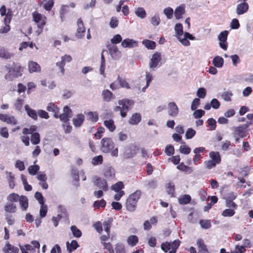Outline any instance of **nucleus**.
Listing matches in <instances>:
<instances>
[{
	"mask_svg": "<svg viewBox=\"0 0 253 253\" xmlns=\"http://www.w3.org/2000/svg\"><path fill=\"white\" fill-rule=\"evenodd\" d=\"M119 106L115 108V111H120L121 116L125 118L126 113L130 108L133 105L134 101L131 99H124L118 101Z\"/></svg>",
	"mask_w": 253,
	"mask_h": 253,
	"instance_id": "1",
	"label": "nucleus"
},
{
	"mask_svg": "<svg viewBox=\"0 0 253 253\" xmlns=\"http://www.w3.org/2000/svg\"><path fill=\"white\" fill-rule=\"evenodd\" d=\"M32 15L34 21L37 24L38 27L40 29V30L37 31V33L39 35L42 31L43 28L45 24L46 17L37 12H33Z\"/></svg>",
	"mask_w": 253,
	"mask_h": 253,
	"instance_id": "2",
	"label": "nucleus"
},
{
	"mask_svg": "<svg viewBox=\"0 0 253 253\" xmlns=\"http://www.w3.org/2000/svg\"><path fill=\"white\" fill-rule=\"evenodd\" d=\"M101 150L104 153H109L114 147V143L109 138H104L101 142Z\"/></svg>",
	"mask_w": 253,
	"mask_h": 253,
	"instance_id": "3",
	"label": "nucleus"
},
{
	"mask_svg": "<svg viewBox=\"0 0 253 253\" xmlns=\"http://www.w3.org/2000/svg\"><path fill=\"white\" fill-rule=\"evenodd\" d=\"M92 181L94 185L98 188L102 189L104 191L108 190L109 187L106 179L95 176L93 177Z\"/></svg>",
	"mask_w": 253,
	"mask_h": 253,
	"instance_id": "4",
	"label": "nucleus"
},
{
	"mask_svg": "<svg viewBox=\"0 0 253 253\" xmlns=\"http://www.w3.org/2000/svg\"><path fill=\"white\" fill-rule=\"evenodd\" d=\"M109 51V53L114 59H118L121 56V52L119 50L118 47L113 44H108L107 46Z\"/></svg>",
	"mask_w": 253,
	"mask_h": 253,
	"instance_id": "5",
	"label": "nucleus"
},
{
	"mask_svg": "<svg viewBox=\"0 0 253 253\" xmlns=\"http://www.w3.org/2000/svg\"><path fill=\"white\" fill-rule=\"evenodd\" d=\"M161 60V54L159 52H155L153 54L151 58L149 65V68L152 70H154L155 68L158 65L159 62Z\"/></svg>",
	"mask_w": 253,
	"mask_h": 253,
	"instance_id": "6",
	"label": "nucleus"
},
{
	"mask_svg": "<svg viewBox=\"0 0 253 253\" xmlns=\"http://www.w3.org/2000/svg\"><path fill=\"white\" fill-rule=\"evenodd\" d=\"M0 120L8 125L13 126L16 125L17 124V121L15 117L8 114H0Z\"/></svg>",
	"mask_w": 253,
	"mask_h": 253,
	"instance_id": "7",
	"label": "nucleus"
},
{
	"mask_svg": "<svg viewBox=\"0 0 253 253\" xmlns=\"http://www.w3.org/2000/svg\"><path fill=\"white\" fill-rule=\"evenodd\" d=\"M104 176L108 180L113 179L115 177L114 169L110 166H106L103 170Z\"/></svg>",
	"mask_w": 253,
	"mask_h": 253,
	"instance_id": "8",
	"label": "nucleus"
},
{
	"mask_svg": "<svg viewBox=\"0 0 253 253\" xmlns=\"http://www.w3.org/2000/svg\"><path fill=\"white\" fill-rule=\"evenodd\" d=\"M179 112L178 107L174 102H169L168 104V115L173 118L177 116Z\"/></svg>",
	"mask_w": 253,
	"mask_h": 253,
	"instance_id": "9",
	"label": "nucleus"
},
{
	"mask_svg": "<svg viewBox=\"0 0 253 253\" xmlns=\"http://www.w3.org/2000/svg\"><path fill=\"white\" fill-rule=\"evenodd\" d=\"M78 28L76 33V36L79 39H81L84 36L85 28L84 27L83 20L79 18L77 21Z\"/></svg>",
	"mask_w": 253,
	"mask_h": 253,
	"instance_id": "10",
	"label": "nucleus"
},
{
	"mask_svg": "<svg viewBox=\"0 0 253 253\" xmlns=\"http://www.w3.org/2000/svg\"><path fill=\"white\" fill-rule=\"evenodd\" d=\"M232 129L233 130L232 134L240 136L241 138L245 137L249 133V130H245L241 125L233 127Z\"/></svg>",
	"mask_w": 253,
	"mask_h": 253,
	"instance_id": "11",
	"label": "nucleus"
},
{
	"mask_svg": "<svg viewBox=\"0 0 253 253\" xmlns=\"http://www.w3.org/2000/svg\"><path fill=\"white\" fill-rule=\"evenodd\" d=\"M138 45V42L129 38L124 40L121 42V46L124 48H133Z\"/></svg>",
	"mask_w": 253,
	"mask_h": 253,
	"instance_id": "12",
	"label": "nucleus"
},
{
	"mask_svg": "<svg viewBox=\"0 0 253 253\" xmlns=\"http://www.w3.org/2000/svg\"><path fill=\"white\" fill-rule=\"evenodd\" d=\"M249 9V4L246 2L242 1L237 5L236 8V13L239 15H242L246 13Z\"/></svg>",
	"mask_w": 253,
	"mask_h": 253,
	"instance_id": "13",
	"label": "nucleus"
},
{
	"mask_svg": "<svg viewBox=\"0 0 253 253\" xmlns=\"http://www.w3.org/2000/svg\"><path fill=\"white\" fill-rule=\"evenodd\" d=\"M183 36L181 37L179 39V41L184 46H189L190 44V42L187 40H194L195 38L191 34L188 32H185Z\"/></svg>",
	"mask_w": 253,
	"mask_h": 253,
	"instance_id": "14",
	"label": "nucleus"
},
{
	"mask_svg": "<svg viewBox=\"0 0 253 253\" xmlns=\"http://www.w3.org/2000/svg\"><path fill=\"white\" fill-rule=\"evenodd\" d=\"M12 78H18L22 76L23 69L18 64H14L12 68Z\"/></svg>",
	"mask_w": 253,
	"mask_h": 253,
	"instance_id": "15",
	"label": "nucleus"
},
{
	"mask_svg": "<svg viewBox=\"0 0 253 253\" xmlns=\"http://www.w3.org/2000/svg\"><path fill=\"white\" fill-rule=\"evenodd\" d=\"M4 253H18L19 249L7 242L2 249Z\"/></svg>",
	"mask_w": 253,
	"mask_h": 253,
	"instance_id": "16",
	"label": "nucleus"
},
{
	"mask_svg": "<svg viewBox=\"0 0 253 253\" xmlns=\"http://www.w3.org/2000/svg\"><path fill=\"white\" fill-rule=\"evenodd\" d=\"M197 246L200 253H211L208 250L207 246L205 244L202 239H198L197 241Z\"/></svg>",
	"mask_w": 253,
	"mask_h": 253,
	"instance_id": "17",
	"label": "nucleus"
},
{
	"mask_svg": "<svg viewBox=\"0 0 253 253\" xmlns=\"http://www.w3.org/2000/svg\"><path fill=\"white\" fill-rule=\"evenodd\" d=\"M46 110L50 112H52L54 114V117L56 118L58 117V114L59 112V108L55 105L53 103H49L47 104Z\"/></svg>",
	"mask_w": 253,
	"mask_h": 253,
	"instance_id": "18",
	"label": "nucleus"
},
{
	"mask_svg": "<svg viewBox=\"0 0 253 253\" xmlns=\"http://www.w3.org/2000/svg\"><path fill=\"white\" fill-rule=\"evenodd\" d=\"M185 5L182 4L176 8L174 11V16L176 19L182 18V15L185 13Z\"/></svg>",
	"mask_w": 253,
	"mask_h": 253,
	"instance_id": "19",
	"label": "nucleus"
},
{
	"mask_svg": "<svg viewBox=\"0 0 253 253\" xmlns=\"http://www.w3.org/2000/svg\"><path fill=\"white\" fill-rule=\"evenodd\" d=\"M141 120V116L140 114L135 113L132 114L130 118L128 123L132 125H137Z\"/></svg>",
	"mask_w": 253,
	"mask_h": 253,
	"instance_id": "20",
	"label": "nucleus"
},
{
	"mask_svg": "<svg viewBox=\"0 0 253 253\" xmlns=\"http://www.w3.org/2000/svg\"><path fill=\"white\" fill-rule=\"evenodd\" d=\"M84 120V115L82 114H79L73 119V124L75 127H79L83 124Z\"/></svg>",
	"mask_w": 253,
	"mask_h": 253,
	"instance_id": "21",
	"label": "nucleus"
},
{
	"mask_svg": "<svg viewBox=\"0 0 253 253\" xmlns=\"http://www.w3.org/2000/svg\"><path fill=\"white\" fill-rule=\"evenodd\" d=\"M20 207L23 211H26L28 208V199L25 196H21L19 200Z\"/></svg>",
	"mask_w": 253,
	"mask_h": 253,
	"instance_id": "22",
	"label": "nucleus"
},
{
	"mask_svg": "<svg viewBox=\"0 0 253 253\" xmlns=\"http://www.w3.org/2000/svg\"><path fill=\"white\" fill-rule=\"evenodd\" d=\"M25 110L29 117L32 118L34 120H37V113L35 110L31 108L28 105H26L25 106Z\"/></svg>",
	"mask_w": 253,
	"mask_h": 253,
	"instance_id": "23",
	"label": "nucleus"
},
{
	"mask_svg": "<svg viewBox=\"0 0 253 253\" xmlns=\"http://www.w3.org/2000/svg\"><path fill=\"white\" fill-rule=\"evenodd\" d=\"M28 69L30 73L39 72L41 70L40 65L35 62L30 61L28 64Z\"/></svg>",
	"mask_w": 253,
	"mask_h": 253,
	"instance_id": "24",
	"label": "nucleus"
},
{
	"mask_svg": "<svg viewBox=\"0 0 253 253\" xmlns=\"http://www.w3.org/2000/svg\"><path fill=\"white\" fill-rule=\"evenodd\" d=\"M175 36L179 40L183 36V26L181 23H176L174 27Z\"/></svg>",
	"mask_w": 253,
	"mask_h": 253,
	"instance_id": "25",
	"label": "nucleus"
},
{
	"mask_svg": "<svg viewBox=\"0 0 253 253\" xmlns=\"http://www.w3.org/2000/svg\"><path fill=\"white\" fill-rule=\"evenodd\" d=\"M135 15L141 19H144L146 17L147 14L144 8L141 7L135 8L134 9Z\"/></svg>",
	"mask_w": 253,
	"mask_h": 253,
	"instance_id": "26",
	"label": "nucleus"
},
{
	"mask_svg": "<svg viewBox=\"0 0 253 253\" xmlns=\"http://www.w3.org/2000/svg\"><path fill=\"white\" fill-rule=\"evenodd\" d=\"M209 156L211 161H213L215 164H218L220 163L221 158L218 152L211 151L209 154Z\"/></svg>",
	"mask_w": 253,
	"mask_h": 253,
	"instance_id": "27",
	"label": "nucleus"
},
{
	"mask_svg": "<svg viewBox=\"0 0 253 253\" xmlns=\"http://www.w3.org/2000/svg\"><path fill=\"white\" fill-rule=\"evenodd\" d=\"M233 96L232 91L227 90L222 92L221 95L222 98L226 102H230L232 100L231 98Z\"/></svg>",
	"mask_w": 253,
	"mask_h": 253,
	"instance_id": "28",
	"label": "nucleus"
},
{
	"mask_svg": "<svg viewBox=\"0 0 253 253\" xmlns=\"http://www.w3.org/2000/svg\"><path fill=\"white\" fill-rule=\"evenodd\" d=\"M13 54L9 52L7 49L1 47L0 48V57L8 59L13 56Z\"/></svg>",
	"mask_w": 253,
	"mask_h": 253,
	"instance_id": "29",
	"label": "nucleus"
},
{
	"mask_svg": "<svg viewBox=\"0 0 253 253\" xmlns=\"http://www.w3.org/2000/svg\"><path fill=\"white\" fill-rule=\"evenodd\" d=\"M223 59L218 56H215L212 60V64L214 66L217 68H221L223 66Z\"/></svg>",
	"mask_w": 253,
	"mask_h": 253,
	"instance_id": "30",
	"label": "nucleus"
},
{
	"mask_svg": "<svg viewBox=\"0 0 253 253\" xmlns=\"http://www.w3.org/2000/svg\"><path fill=\"white\" fill-rule=\"evenodd\" d=\"M87 118L92 122H96L98 120V115L96 112H88L86 113Z\"/></svg>",
	"mask_w": 253,
	"mask_h": 253,
	"instance_id": "31",
	"label": "nucleus"
},
{
	"mask_svg": "<svg viewBox=\"0 0 253 253\" xmlns=\"http://www.w3.org/2000/svg\"><path fill=\"white\" fill-rule=\"evenodd\" d=\"M103 124L111 132H113L116 129L114 122L112 119L104 121Z\"/></svg>",
	"mask_w": 253,
	"mask_h": 253,
	"instance_id": "32",
	"label": "nucleus"
},
{
	"mask_svg": "<svg viewBox=\"0 0 253 253\" xmlns=\"http://www.w3.org/2000/svg\"><path fill=\"white\" fill-rule=\"evenodd\" d=\"M66 247L68 252L71 253L73 250L78 248L79 245L76 240H72L71 244H70L69 242L66 243Z\"/></svg>",
	"mask_w": 253,
	"mask_h": 253,
	"instance_id": "33",
	"label": "nucleus"
},
{
	"mask_svg": "<svg viewBox=\"0 0 253 253\" xmlns=\"http://www.w3.org/2000/svg\"><path fill=\"white\" fill-rule=\"evenodd\" d=\"M103 100L106 102H109L113 97V93L108 89L103 90L102 93Z\"/></svg>",
	"mask_w": 253,
	"mask_h": 253,
	"instance_id": "34",
	"label": "nucleus"
},
{
	"mask_svg": "<svg viewBox=\"0 0 253 253\" xmlns=\"http://www.w3.org/2000/svg\"><path fill=\"white\" fill-rule=\"evenodd\" d=\"M152 79H153L152 74H151L150 72H146V75H145V80H146V84L145 86H144L142 88V92H145L146 88H148V86H149L151 82Z\"/></svg>",
	"mask_w": 253,
	"mask_h": 253,
	"instance_id": "35",
	"label": "nucleus"
},
{
	"mask_svg": "<svg viewBox=\"0 0 253 253\" xmlns=\"http://www.w3.org/2000/svg\"><path fill=\"white\" fill-rule=\"evenodd\" d=\"M5 211L14 213L16 211V206L12 203H7L4 206Z\"/></svg>",
	"mask_w": 253,
	"mask_h": 253,
	"instance_id": "36",
	"label": "nucleus"
},
{
	"mask_svg": "<svg viewBox=\"0 0 253 253\" xmlns=\"http://www.w3.org/2000/svg\"><path fill=\"white\" fill-rule=\"evenodd\" d=\"M127 242L129 246H135L138 242V238L135 235H130L128 237Z\"/></svg>",
	"mask_w": 253,
	"mask_h": 253,
	"instance_id": "37",
	"label": "nucleus"
},
{
	"mask_svg": "<svg viewBox=\"0 0 253 253\" xmlns=\"http://www.w3.org/2000/svg\"><path fill=\"white\" fill-rule=\"evenodd\" d=\"M31 141L33 145L39 144L41 141L40 134L38 132L33 133L31 136Z\"/></svg>",
	"mask_w": 253,
	"mask_h": 253,
	"instance_id": "38",
	"label": "nucleus"
},
{
	"mask_svg": "<svg viewBox=\"0 0 253 253\" xmlns=\"http://www.w3.org/2000/svg\"><path fill=\"white\" fill-rule=\"evenodd\" d=\"M136 204L135 202L127 198L126 202V207L127 210L130 211H133L135 210Z\"/></svg>",
	"mask_w": 253,
	"mask_h": 253,
	"instance_id": "39",
	"label": "nucleus"
},
{
	"mask_svg": "<svg viewBox=\"0 0 253 253\" xmlns=\"http://www.w3.org/2000/svg\"><path fill=\"white\" fill-rule=\"evenodd\" d=\"M142 43L146 48L149 49H154L156 47L155 42L149 40H144Z\"/></svg>",
	"mask_w": 253,
	"mask_h": 253,
	"instance_id": "40",
	"label": "nucleus"
},
{
	"mask_svg": "<svg viewBox=\"0 0 253 253\" xmlns=\"http://www.w3.org/2000/svg\"><path fill=\"white\" fill-rule=\"evenodd\" d=\"M141 194V193L140 190H137L135 192H134L133 193H132L130 195H129L128 199H129L130 200H132L137 203L138 202V200L140 198Z\"/></svg>",
	"mask_w": 253,
	"mask_h": 253,
	"instance_id": "41",
	"label": "nucleus"
},
{
	"mask_svg": "<svg viewBox=\"0 0 253 253\" xmlns=\"http://www.w3.org/2000/svg\"><path fill=\"white\" fill-rule=\"evenodd\" d=\"M118 80L120 82V87L126 88V89H130L131 87L125 79L122 78L120 76L118 77Z\"/></svg>",
	"mask_w": 253,
	"mask_h": 253,
	"instance_id": "42",
	"label": "nucleus"
},
{
	"mask_svg": "<svg viewBox=\"0 0 253 253\" xmlns=\"http://www.w3.org/2000/svg\"><path fill=\"white\" fill-rule=\"evenodd\" d=\"M58 212L60 214L61 217L67 218L68 217V213L65 207L61 205L58 206Z\"/></svg>",
	"mask_w": 253,
	"mask_h": 253,
	"instance_id": "43",
	"label": "nucleus"
},
{
	"mask_svg": "<svg viewBox=\"0 0 253 253\" xmlns=\"http://www.w3.org/2000/svg\"><path fill=\"white\" fill-rule=\"evenodd\" d=\"M191 200V198L190 195H184L178 199V202L180 204L185 205L188 204Z\"/></svg>",
	"mask_w": 253,
	"mask_h": 253,
	"instance_id": "44",
	"label": "nucleus"
},
{
	"mask_svg": "<svg viewBox=\"0 0 253 253\" xmlns=\"http://www.w3.org/2000/svg\"><path fill=\"white\" fill-rule=\"evenodd\" d=\"M7 180L9 184V186L10 188L13 189L15 186L14 183V176L11 172H7Z\"/></svg>",
	"mask_w": 253,
	"mask_h": 253,
	"instance_id": "45",
	"label": "nucleus"
},
{
	"mask_svg": "<svg viewBox=\"0 0 253 253\" xmlns=\"http://www.w3.org/2000/svg\"><path fill=\"white\" fill-rule=\"evenodd\" d=\"M105 50H104L102 51L101 55V64L100 66V72L101 75H103L104 74L105 68V59L103 55L104 52Z\"/></svg>",
	"mask_w": 253,
	"mask_h": 253,
	"instance_id": "46",
	"label": "nucleus"
},
{
	"mask_svg": "<svg viewBox=\"0 0 253 253\" xmlns=\"http://www.w3.org/2000/svg\"><path fill=\"white\" fill-rule=\"evenodd\" d=\"M124 185L123 183L121 181H119V182L116 183V184L113 185L111 186V190H112L116 192H118L122 191L121 190L123 188H124Z\"/></svg>",
	"mask_w": 253,
	"mask_h": 253,
	"instance_id": "47",
	"label": "nucleus"
},
{
	"mask_svg": "<svg viewBox=\"0 0 253 253\" xmlns=\"http://www.w3.org/2000/svg\"><path fill=\"white\" fill-rule=\"evenodd\" d=\"M71 230L73 236L76 238H80L82 236V232L76 226L73 225L71 227Z\"/></svg>",
	"mask_w": 253,
	"mask_h": 253,
	"instance_id": "48",
	"label": "nucleus"
},
{
	"mask_svg": "<svg viewBox=\"0 0 253 253\" xmlns=\"http://www.w3.org/2000/svg\"><path fill=\"white\" fill-rule=\"evenodd\" d=\"M20 198V196L17 194L12 193L7 196V200L10 202L9 203H12L19 201Z\"/></svg>",
	"mask_w": 253,
	"mask_h": 253,
	"instance_id": "49",
	"label": "nucleus"
},
{
	"mask_svg": "<svg viewBox=\"0 0 253 253\" xmlns=\"http://www.w3.org/2000/svg\"><path fill=\"white\" fill-rule=\"evenodd\" d=\"M151 23L154 26H158L161 22L160 16L158 14H155L150 20Z\"/></svg>",
	"mask_w": 253,
	"mask_h": 253,
	"instance_id": "50",
	"label": "nucleus"
},
{
	"mask_svg": "<svg viewBox=\"0 0 253 253\" xmlns=\"http://www.w3.org/2000/svg\"><path fill=\"white\" fill-rule=\"evenodd\" d=\"M163 12L168 19H171L172 18L173 10L172 8L170 7L166 8L164 9Z\"/></svg>",
	"mask_w": 253,
	"mask_h": 253,
	"instance_id": "51",
	"label": "nucleus"
},
{
	"mask_svg": "<svg viewBox=\"0 0 253 253\" xmlns=\"http://www.w3.org/2000/svg\"><path fill=\"white\" fill-rule=\"evenodd\" d=\"M177 169L181 171L187 172L189 173H190L193 171V169H192L191 168L184 165L183 163L178 165L177 166Z\"/></svg>",
	"mask_w": 253,
	"mask_h": 253,
	"instance_id": "52",
	"label": "nucleus"
},
{
	"mask_svg": "<svg viewBox=\"0 0 253 253\" xmlns=\"http://www.w3.org/2000/svg\"><path fill=\"white\" fill-rule=\"evenodd\" d=\"M235 213V211L234 210L226 209L222 211L221 215L224 217H231L233 216Z\"/></svg>",
	"mask_w": 253,
	"mask_h": 253,
	"instance_id": "53",
	"label": "nucleus"
},
{
	"mask_svg": "<svg viewBox=\"0 0 253 253\" xmlns=\"http://www.w3.org/2000/svg\"><path fill=\"white\" fill-rule=\"evenodd\" d=\"M103 162V157L99 155L93 157L92 159V164L94 166H97L102 164Z\"/></svg>",
	"mask_w": 253,
	"mask_h": 253,
	"instance_id": "54",
	"label": "nucleus"
},
{
	"mask_svg": "<svg viewBox=\"0 0 253 253\" xmlns=\"http://www.w3.org/2000/svg\"><path fill=\"white\" fill-rule=\"evenodd\" d=\"M166 190L167 193L171 195V196H174V185L172 183H169L167 185Z\"/></svg>",
	"mask_w": 253,
	"mask_h": 253,
	"instance_id": "55",
	"label": "nucleus"
},
{
	"mask_svg": "<svg viewBox=\"0 0 253 253\" xmlns=\"http://www.w3.org/2000/svg\"><path fill=\"white\" fill-rule=\"evenodd\" d=\"M39 169L40 167L36 165L30 166L28 169L29 173L32 175H35Z\"/></svg>",
	"mask_w": 253,
	"mask_h": 253,
	"instance_id": "56",
	"label": "nucleus"
},
{
	"mask_svg": "<svg viewBox=\"0 0 253 253\" xmlns=\"http://www.w3.org/2000/svg\"><path fill=\"white\" fill-rule=\"evenodd\" d=\"M72 115H67L65 114H58L57 118H59L60 120L64 123L69 122L70 119L72 118Z\"/></svg>",
	"mask_w": 253,
	"mask_h": 253,
	"instance_id": "57",
	"label": "nucleus"
},
{
	"mask_svg": "<svg viewBox=\"0 0 253 253\" xmlns=\"http://www.w3.org/2000/svg\"><path fill=\"white\" fill-rule=\"evenodd\" d=\"M199 223L202 228L209 229L211 227V222L210 220L202 219L200 221Z\"/></svg>",
	"mask_w": 253,
	"mask_h": 253,
	"instance_id": "58",
	"label": "nucleus"
},
{
	"mask_svg": "<svg viewBox=\"0 0 253 253\" xmlns=\"http://www.w3.org/2000/svg\"><path fill=\"white\" fill-rule=\"evenodd\" d=\"M115 250L116 253H126L125 246L122 243L117 244Z\"/></svg>",
	"mask_w": 253,
	"mask_h": 253,
	"instance_id": "59",
	"label": "nucleus"
},
{
	"mask_svg": "<svg viewBox=\"0 0 253 253\" xmlns=\"http://www.w3.org/2000/svg\"><path fill=\"white\" fill-rule=\"evenodd\" d=\"M196 134V131L192 128H189L187 129L185 133V138L187 139L192 138Z\"/></svg>",
	"mask_w": 253,
	"mask_h": 253,
	"instance_id": "60",
	"label": "nucleus"
},
{
	"mask_svg": "<svg viewBox=\"0 0 253 253\" xmlns=\"http://www.w3.org/2000/svg\"><path fill=\"white\" fill-rule=\"evenodd\" d=\"M122 37L120 34H116L111 39V44H116L122 42Z\"/></svg>",
	"mask_w": 253,
	"mask_h": 253,
	"instance_id": "61",
	"label": "nucleus"
},
{
	"mask_svg": "<svg viewBox=\"0 0 253 253\" xmlns=\"http://www.w3.org/2000/svg\"><path fill=\"white\" fill-rule=\"evenodd\" d=\"M47 212V206L46 205L43 204L41 205L40 210V215L41 217H44L46 216Z\"/></svg>",
	"mask_w": 253,
	"mask_h": 253,
	"instance_id": "62",
	"label": "nucleus"
},
{
	"mask_svg": "<svg viewBox=\"0 0 253 253\" xmlns=\"http://www.w3.org/2000/svg\"><path fill=\"white\" fill-rule=\"evenodd\" d=\"M207 94V91L204 87H200L197 91V96L200 98H204Z\"/></svg>",
	"mask_w": 253,
	"mask_h": 253,
	"instance_id": "63",
	"label": "nucleus"
},
{
	"mask_svg": "<svg viewBox=\"0 0 253 253\" xmlns=\"http://www.w3.org/2000/svg\"><path fill=\"white\" fill-rule=\"evenodd\" d=\"M35 198L38 201L40 205L44 204V199L42 194L39 192H36L34 195Z\"/></svg>",
	"mask_w": 253,
	"mask_h": 253,
	"instance_id": "64",
	"label": "nucleus"
}]
</instances>
